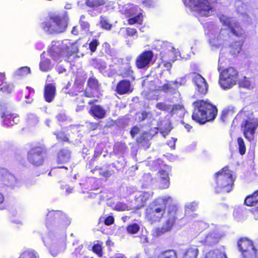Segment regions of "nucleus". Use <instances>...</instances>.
I'll list each match as a JSON object with an SVG mask.
<instances>
[{"mask_svg": "<svg viewBox=\"0 0 258 258\" xmlns=\"http://www.w3.org/2000/svg\"><path fill=\"white\" fill-rule=\"evenodd\" d=\"M172 202L170 197H159L150 203L145 210L146 219L151 223H154L161 221L167 208L166 219L161 227L155 230L156 236H161L170 231L178 218L179 208Z\"/></svg>", "mask_w": 258, "mask_h": 258, "instance_id": "f257e3e1", "label": "nucleus"}, {"mask_svg": "<svg viewBox=\"0 0 258 258\" xmlns=\"http://www.w3.org/2000/svg\"><path fill=\"white\" fill-rule=\"evenodd\" d=\"M192 105L191 118L200 124L212 121L217 116V107L208 99H197L192 103Z\"/></svg>", "mask_w": 258, "mask_h": 258, "instance_id": "f03ea898", "label": "nucleus"}, {"mask_svg": "<svg viewBox=\"0 0 258 258\" xmlns=\"http://www.w3.org/2000/svg\"><path fill=\"white\" fill-rule=\"evenodd\" d=\"M69 18L67 12L49 15L41 23L42 29L46 33L53 34L62 33L66 30Z\"/></svg>", "mask_w": 258, "mask_h": 258, "instance_id": "7ed1b4c3", "label": "nucleus"}, {"mask_svg": "<svg viewBox=\"0 0 258 258\" xmlns=\"http://www.w3.org/2000/svg\"><path fill=\"white\" fill-rule=\"evenodd\" d=\"M216 186L215 190L217 193L220 192H229L234 185V179L232 171L228 166H225L214 174Z\"/></svg>", "mask_w": 258, "mask_h": 258, "instance_id": "20e7f679", "label": "nucleus"}, {"mask_svg": "<svg viewBox=\"0 0 258 258\" xmlns=\"http://www.w3.org/2000/svg\"><path fill=\"white\" fill-rule=\"evenodd\" d=\"M47 155V149L44 145L35 146L27 152V160L34 166H41L44 163Z\"/></svg>", "mask_w": 258, "mask_h": 258, "instance_id": "39448f33", "label": "nucleus"}, {"mask_svg": "<svg viewBox=\"0 0 258 258\" xmlns=\"http://www.w3.org/2000/svg\"><path fill=\"white\" fill-rule=\"evenodd\" d=\"M238 78V72L234 67H229L223 70L220 74L219 83L224 89H229L236 84Z\"/></svg>", "mask_w": 258, "mask_h": 258, "instance_id": "423d86ee", "label": "nucleus"}, {"mask_svg": "<svg viewBox=\"0 0 258 258\" xmlns=\"http://www.w3.org/2000/svg\"><path fill=\"white\" fill-rule=\"evenodd\" d=\"M143 181L145 185H150L156 182L160 189H166L169 187L170 178L168 172L165 170L161 169L158 173V177L156 179L153 178L150 173L144 174L143 176Z\"/></svg>", "mask_w": 258, "mask_h": 258, "instance_id": "0eeeda50", "label": "nucleus"}, {"mask_svg": "<svg viewBox=\"0 0 258 258\" xmlns=\"http://www.w3.org/2000/svg\"><path fill=\"white\" fill-rule=\"evenodd\" d=\"M186 7L197 12L200 16L208 17L211 15L212 7L208 0H182Z\"/></svg>", "mask_w": 258, "mask_h": 258, "instance_id": "6e6552de", "label": "nucleus"}, {"mask_svg": "<svg viewBox=\"0 0 258 258\" xmlns=\"http://www.w3.org/2000/svg\"><path fill=\"white\" fill-rule=\"evenodd\" d=\"M238 250L242 258H258L257 251L253 241L247 237H241L237 242Z\"/></svg>", "mask_w": 258, "mask_h": 258, "instance_id": "1a4fd4ad", "label": "nucleus"}, {"mask_svg": "<svg viewBox=\"0 0 258 258\" xmlns=\"http://www.w3.org/2000/svg\"><path fill=\"white\" fill-rule=\"evenodd\" d=\"M220 21L223 25L227 26L230 32L237 37H244L245 31L240 23L237 21H232L224 15L219 17Z\"/></svg>", "mask_w": 258, "mask_h": 258, "instance_id": "9d476101", "label": "nucleus"}, {"mask_svg": "<svg viewBox=\"0 0 258 258\" xmlns=\"http://www.w3.org/2000/svg\"><path fill=\"white\" fill-rule=\"evenodd\" d=\"M100 84L94 76L90 77L87 82V88L84 90V96L88 98L98 97Z\"/></svg>", "mask_w": 258, "mask_h": 258, "instance_id": "9b49d317", "label": "nucleus"}, {"mask_svg": "<svg viewBox=\"0 0 258 258\" xmlns=\"http://www.w3.org/2000/svg\"><path fill=\"white\" fill-rule=\"evenodd\" d=\"M192 81L196 86V89L200 97L205 96L208 91L209 85L205 79L200 74L192 73Z\"/></svg>", "mask_w": 258, "mask_h": 258, "instance_id": "f8f14e48", "label": "nucleus"}, {"mask_svg": "<svg viewBox=\"0 0 258 258\" xmlns=\"http://www.w3.org/2000/svg\"><path fill=\"white\" fill-rule=\"evenodd\" d=\"M154 53L151 50H144L136 58L135 64L139 69L148 67L153 58Z\"/></svg>", "mask_w": 258, "mask_h": 258, "instance_id": "ddd939ff", "label": "nucleus"}, {"mask_svg": "<svg viewBox=\"0 0 258 258\" xmlns=\"http://www.w3.org/2000/svg\"><path fill=\"white\" fill-rule=\"evenodd\" d=\"M46 221L48 223L56 221L64 226H68L71 223L67 215L60 211L49 212L46 215Z\"/></svg>", "mask_w": 258, "mask_h": 258, "instance_id": "4468645a", "label": "nucleus"}, {"mask_svg": "<svg viewBox=\"0 0 258 258\" xmlns=\"http://www.w3.org/2000/svg\"><path fill=\"white\" fill-rule=\"evenodd\" d=\"M78 52V48L76 43L69 42L68 45H66L61 48L57 53V55L53 54L51 52L50 55L53 59H56L57 57L64 56L69 58L71 56Z\"/></svg>", "mask_w": 258, "mask_h": 258, "instance_id": "2eb2a0df", "label": "nucleus"}, {"mask_svg": "<svg viewBox=\"0 0 258 258\" xmlns=\"http://www.w3.org/2000/svg\"><path fill=\"white\" fill-rule=\"evenodd\" d=\"M257 126V124L250 119L244 120L241 124V127L243 128L245 138L251 141L253 139Z\"/></svg>", "mask_w": 258, "mask_h": 258, "instance_id": "dca6fc26", "label": "nucleus"}, {"mask_svg": "<svg viewBox=\"0 0 258 258\" xmlns=\"http://www.w3.org/2000/svg\"><path fill=\"white\" fill-rule=\"evenodd\" d=\"M133 90L131 82L126 79L120 80L115 88L116 93L120 95L129 94L132 93Z\"/></svg>", "mask_w": 258, "mask_h": 258, "instance_id": "f3484780", "label": "nucleus"}, {"mask_svg": "<svg viewBox=\"0 0 258 258\" xmlns=\"http://www.w3.org/2000/svg\"><path fill=\"white\" fill-rule=\"evenodd\" d=\"M1 117L3 119V124L7 126H13L17 124L19 121L18 114L9 110H6L3 112Z\"/></svg>", "mask_w": 258, "mask_h": 258, "instance_id": "a211bd4d", "label": "nucleus"}, {"mask_svg": "<svg viewBox=\"0 0 258 258\" xmlns=\"http://www.w3.org/2000/svg\"><path fill=\"white\" fill-rule=\"evenodd\" d=\"M154 195L153 191H143L136 196L135 198V201L136 203V208L138 209L142 208L146 205L147 202L150 200Z\"/></svg>", "mask_w": 258, "mask_h": 258, "instance_id": "6ab92c4d", "label": "nucleus"}, {"mask_svg": "<svg viewBox=\"0 0 258 258\" xmlns=\"http://www.w3.org/2000/svg\"><path fill=\"white\" fill-rule=\"evenodd\" d=\"M88 112L95 119H102L106 114V110L100 105H92Z\"/></svg>", "mask_w": 258, "mask_h": 258, "instance_id": "aec40b11", "label": "nucleus"}, {"mask_svg": "<svg viewBox=\"0 0 258 258\" xmlns=\"http://www.w3.org/2000/svg\"><path fill=\"white\" fill-rule=\"evenodd\" d=\"M56 94V89L52 84H46L44 86V97L45 100L48 103L51 102L54 98Z\"/></svg>", "mask_w": 258, "mask_h": 258, "instance_id": "412c9836", "label": "nucleus"}, {"mask_svg": "<svg viewBox=\"0 0 258 258\" xmlns=\"http://www.w3.org/2000/svg\"><path fill=\"white\" fill-rule=\"evenodd\" d=\"M71 158V151L67 148L59 150L57 153L56 162L58 164L65 163L69 161Z\"/></svg>", "mask_w": 258, "mask_h": 258, "instance_id": "4be33fe9", "label": "nucleus"}, {"mask_svg": "<svg viewBox=\"0 0 258 258\" xmlns=\"http://www.w3.org/2000/svg\"><path fill=\"white\" fill-rule=\"evenodd\" d=\"M243 41L237 40L232 42L228 47L229 54L233 57L237 56L241 51Z\"/></svg>", "mask_w": 258, "mask_h": 258, "instance_id": "5701e85b", "label": "nucleus"}, {"mask_svg": "<svg viewBox=\"0 0 258 258\" xmlns=\"http://www.w3.org/2000/svg\"><path fill=\"white\" fill-rule=\"evenodd\" d=\"M199 250L196 245L186 248L182 254L181 258H198Z\"/></svg>", "mask_w": 258, "mask_h": 258, "instance_id": "b1692460", "label": "nucleus"}, {"mask_svg": "<svg viewBox=\"0 0 258 258\" xmlns=\"http://www.w3.org/2000/svg\"><path fill=\"white\" fill-rule=\"evenodd\" d=\"M220 236L214 232L208 233L205 237L204 242L208 245H213L218 243L220 241Z\"/></svg>", "mask_w": 258, "mask_h": 258, "instance_id": "393cba45", "label": "nucleus"}, {"mask_svg": "<svg viewBox=\"0 0 258 258\" xmlns=\"http://www.w3.org/2000/svg\"><path fill=\"white\" fill-rule=\"evenodd\" d=\"M244 204L247 206H254L258 204V190L246 197Z\"/></svg>", "mask_w": 258, "mask_h": 258, "instance_id": "a878e982", "label": "nucleus"}, {"mask_svg": "<svg viewBox=\"0 0 258 258\" xmlns=\"http://www.w3.org/2000/svg\"><path fill=\"white\" fill-rule=\"evenodd\" d=\"M155 258H178L176 250L168 249L159 252Z\"/></svg>", "mask_w": 258, "mask_h": 258, "instance_id": "bb28decb", "label": "nucleus"}, {"mask_svg": "<svg viewBox=\"0 0 258 258\" xmlns=\"http://www.w3.org/2000/svg\"><path fill=\"white\" fill-rule=\"evenodd\" d=\"M81 31L87 33L90 30V24L88 18L85 15H82L79 21Z\"/></svg>", "mask_w": 258, "mask_h": 258, "instance_id": "cd10ccee", "label": "nucleus"}, {"mask_svg": "<svg viewBox=\"0 0 258 258\" xmlns=\"http://www.w3.org/2000/svg\"><path fill=\"white\" fill-rule=\"evenodd\" d=\"M205 258H227V257L224 251L215 249L209 251L206 254Z\"/></svg>", "mask_w": 258, "mask_h": 258, "instance_id": "c85d7f7f", "label": "nucleus"}, {"mask_svg": "<svg viewBox=\"0 0 258 258\" xmlns=\"http://www.w3.org/2000/svg\"><path fill=\"white\" fill-rule=\"evenodd\" d=\"M18 258H39V256L35 250L27 248L21 252Z\"/></svg>", "mask_w": 258, "mask_h": 258, "instance_id": "c756f323", "label": "nucleus"}, {"mask_svg": "<svg viewBox=\"0 0 258 258\" xmlns=\"http://www.w3.org/2000/svg\"><path fill=\"white\" fill-rule=\"evenodd\" d=\"M128 148L125 143L119 142L113 147V152L115 154L123 155L127 151Z\"/></svg>", "mask_w": 258, "mask_h": 258, "instance_id": "7c9ffc66", "label": "nucleus"}, {"mask_svg": "<svg viewBox=\"0 0 258 258\" xmlns=\"http://www.w3.org/2000/svg\"><path fill=\"white\" fill-rule=\"evenodd\" d=\"M96 242V243L92 246V250L98 257H101L103 256V242L100 240H97Z\"/></svg>", "mask_w": 258, "mask_h": 258, "instance_id": "2f4dec72", "label": "nucleus"}, {"mask_svg": "<svg viewBox=\"0 0 258 258\" xmlns=\"http://www.w3.org/2000/svg\"><path fill=\"white\" fill-rule=\"evenodd\" d=\"M150 138V134L144 132L137 138L136 142L138 145H144L148 142Z\"/></svg>", "mask_w": 258, "mask_h": 258, "instance_id": "473e14b6", "label": "nucleus"}, {"mask_svg": "<svg viewBox=\"0 0 258 258\" xmlns=\"http://www.w3.org/2000/svg\"><path fill=\"white\" fill-rule=\"evenodd\" d=\"M107 0H86L85 4L91 8H95L105 4Z\"/></svg>", "mask_w": 258, "mask_h": 258, "instance_id": "72a5a7b5", "label": "nucleus"}, {"mask_svg": "<svg viewBox=\"0 0 258 258\" xmlns=\"http://www.w3.org/2000/svg\"><path fill=\"white\" fill-rule=\"evenodd\" d=\"M99 25L101 28L109 31L111 29L112 25L109 23L108 20L104 16L100 17Z\"/></svg>", "mask_w": 258, "mask_h": 258, "instance_id": "f704fd0d", "label": "nucleus"}, {"mask_svg": "<svg viewBox=\"0 0 258 258\" xmlns=\"http://www.w3.org/2000/svg\"><path fill=\"white\" fill-rule=\"evenodd\" d=\"M92 66L100 72L104 71L107 68L105 62L96 58L92 60Z\"/></svg>", "mask_w": 258, "mask_h": 258, "instance_id": "c9c22d12", "label": "nucleus"}, {"mask_svg": "<svg viewBox=\"0 0 258 258\" xmlns=\"http://www.w3.org/2000/svg\"><path fill=\"white\" fill-rule=\"evenodd\" d=\"M73 89H74L73 91L70 90L66 92L65 93L72 96H76L78 94V93H81L83 91V85L78 84L76 82V81H75L73 86Z\"/></svg>", "mask_w": 258, "mask_h": 258, "instance_id": "e433bc0d", "label": "nucleus"}, {"mask_svg": "<svg viewBox=\"0 0 258 258\" xmlns=\"http://www.w3.org/2000/svg\"><path fill=\"white\" fill-rule=\"evenodd\" d=\"M53 135L56 136V139L59 142H70L67 135L63 131H56L53 133Z\"/></svg>", "mask_w": 258, "mask_h": 258, "instance_id": "4c0bfd02", "label": "nucleus"}, {"mask_svg": "<svg viewBox=\"0 0 258 258\" xmlns=\"http://www.w3.org/2000/svg\"><path fill=\"white\" fill-rule=\"evenodd\" d=\"M1 180L4 184L8 186L13 183L15 180V177L13 175L7 173L2 175Z\"/></svg>", "mask_w": 258, "mask_h": 258, "instance_id": "58836bf2", "label": "nucleus"}, {"mask_svg": "<svg viewBox=\"0 0 258 258\" xmlns=\"http://www.w3.org/2000/svg\"><path fill=\"white\" fill-rule=\"evenodd\" d=\"M143 21V16L141 13L135 16L134 17L129 18L127 20V23L130 25L135 24H142Z\"/></svg>", "mask_w": 258, "mask_h": 258, "instance_id": "ea45409f", "label": "nucleus"}, {"mask_svg": "<svg viewBox=\"0 0 258 258\" xmlns=\"http://www.w3.org/2000/svg\"><path fill=\"white\" fill-rule=\"evenodd\" d=\"M63 169L64 171L66 172L68 170V168L64 166L55 167L51 169L48 174L50 176L58 174V176H61L63 174V173L61 171V169Z\"/></svg>", "mask_w": 258, "mask_h": 258, "instance_id": "a19ab883", "label": "nucleus"}, {"mask_svg": "<svg viewBox=\"0 0 258 258\" xmlns=\"http://www.w3.org/2000/svg\"><path fill=\"white\" fill-rule=\"evenodd\" d=\"M134 71L130 65L125 67L123 71L120 73L119 76L122 78H133Z\"/></svg>", "mask_w": 258, "mask_h": 258, "instance_id": "79ce46f5", "label": "nucleus"}, {"mask_svg": "<svg viewBox=\"0 0 258 258\" xmlns=\"http://www.w3.org/2000/svg\"><path fill=\"white\" fill-rule=\"evenodd\" d=\"M1 86L0 92L3 95L10 94L14 89L13 85L10 84L5 83Z\"/></svg>", "mask_w": 258, "mask_h": 258, "instance_id": "37998d69", "label": "nucleus"}, {"mask_svg": "<svg viewBox=\"0 0 258 258\" xmlns=\"http://www.w3.org/2000/svg\"><path fill=\"white\" fill-rule=\"evenodd\" d=\"M140 226L137 223H132L126 226V230L128 234H134L140 230Z\"/></svg>", "mask_w": 258, "mask_h": 258, "instance_id": "c03bdc74", "label": "nucleus"}, {"mask_svg": "<svg viewBox=\"0 0 258 258\" xmlns=\"http://www.w3.org/2000/svg\"><path fill=\"white\" fill-rule=\"evenodd\" d=\"M239 152L240 155H243L246 152V147L243 139L241 137L237 138Z\"/></svg>", "mask_w": 258, "mask_h": 258, "instance_id": "a18cd8bd", "label": "nucleus"}, {"mask_svg": "<svg viewBox=\"0 0 258 258\" xmlns=\"http://www.w3.org/2000/svg\"><path fill=\"white\" fill-rule=\"evenodd\" d=\"M40 69L43 72H47L48 71L50 68V61L49 60H44L40 61Z\"/></svg>", "mask_w": 258, "mask_h": 258, "instance_id": "49530a36", "label": "nucleus"}, {"mask_svg": "<svg viewBox=\"0 0 258 258\" xmlns=\"http://www.w3.org/2000/svg\"><path fill=\"white\" fill-rule=\"evenodd\" d=\"M30 73V69L28 67H23L19 68L17 73L19 76H25L29 74Z\"/></svg>", "mask_w": 258, "mask_h": 258, "instance_id": "de8ad7c7", "label": "nucleus"}, {"mask_svg": "<svg viewBox=\"0 0 258 258\" xmlns=\"http://www.w3.org/2000/svg\"><path fill=\"white\" fill-rule=\"evenodd\" d=\"M239 86L241 87L249 88L251 86V83L249 79L244 77L243 79L239 82Z\"/></svg>", "mask_w": 258, "mask_h": 258, "instance_id": "09e8293b", "label": "nucleus"}, {"mask_svg": "<svg viewBox=\"0 0 258 258\" xmlns=\"http://www.w3.org/2000/svg\"><path fill=\"white\" fill-rule=\"evenodd\" d=\"M99 45L98 40L96 39H93L89 44V48L92 52H94L96 50L97 47Z\"/></svg>", "mask_w": 258, "mask_h": 258, "instance_id": "8fccbe9b", "label": "nucleus"}, {"mask_svg": "<svg viewBox=\"0 0 258 258\" xmlns=\"http://www.w3.org/2000/svg\"><path fill=\"white\" fill-rule=\"evenodd\" d=\"M156 107L159 110L168 111L170 106L169 104H166L163 102H158L156 104Z\"/></svg>", "mask_w": 258, "mask_h": 258, "instance_id": "3c124183", "label": "nucleus"}, {"mask_svg": "<svg viewBox=\"0 0 258 258\" xmlns=\"http://www.w3.org/2000/svg\"><path fill=\"white\" fill-rule=\"evenodd\" d=\"M140 128L137 126L135 125L133 126L130 131V134L131 137L134 138L139 133Z\"/></svg>", "mask_w": 258, "mask_h": 258, "instance_id": "603ef678", "label": "nucleus"}, {"mask_svg": "<svg viewBox=\"0 0 258 258\" xmlns=\"http://www.w3.org/2000/svg\"><path fill=\"white\" fill-rule=\"evenodd\" d=\"M114 222V219L113 216H108L104 219V224L105 225L109 226Z\"/></svg>", "mask_w": 258, "mask_h": 258, "instance_id": "864d4df0", "label": "nucleus"}, {"mask_svg": "<svg viewBox=\"0 0 258 258\" xmlns=\"http://www.w3.org/2000/svg\"><path fill=\"white\" fill-rule=\"evenodd\" d=\"M170 107H169V111L172 113H175V112L177 110H180L182 108L181 105L179 104H174V105H170L169 104Z\"/></svg>", "mask_w": 258, "mask_h": 258, "instance_id": "5fc2aeb1", "label": "nucleus"}, {"mask_svg": "<svg viewBox=\"0 0 258 258\" xmlns=\"http://www.w3.org/2000/svg\"><path fill=\"white\" fill-rule=\"evenodd\" d=\"M126 35L128 36H134L137 34V31L135 28H127L126 29Z\"/></svg>", "mask_w": 258, "mask_h": 258, "instance_id": "6e6d98bb", "label": "nucleus"}, {"mask_svg": "<svg viewBox=\"0 0 258 258\" xmlns=\"http://www.w3.org/2000/svg\"><path fill=\"white\" fill-rule=\"evenodd\" d=\"M173 90V88L170 83L164 84L161 86V90L164 92H167Z\"/></svg>", "mask_w": 258, "mask_h": 258, "instance_id": "4d7b16f0", "label": "nucleus"}, {"mask_svg": "<svg viewBox=\"0 0 258 258\" xmlns=\"http://www.w3.org/2000/svg\"><path fill=\"white\" fill-rule=\"evenodd\" d=\"M160 64L163 65V66L164 68H166L168 71H170L172 67V64L170 62L165 61L163 60L162 58H161Z\"/></svg>", "mask_w": 258, "mask_h": 258, "instance_id": "13d9d810", "label": "nucleus"}, {"mask_svg": "<svg viewBox=\"0 0 258 258\" xmlns=\"http://www.w3.org/2000/svg\"><path fill=\"white\" fill-rule=\"evenodd\" d=\"M229 112L228 110L223 111L221 115V120L223 122H226L228 120Z\"/></svg>", "mask_w": 258, "mask_h": 258, "instance_id": "bf43d9fd", "label": "nucleus"}, {"mask_svg": "<svg viewBox=\"0 0 258 258\" xmlns=\"http://www.w3.org/2000/svg\"><path fill=\"white\" fill-rule=\"evenodd\" d=\"M149 112L146 111H143L141 113V116L139 117V119L140 121H142L147 119L149 115Z\"/></svg>", "mask_w": 258, "mask_h": 258, "instance_id": "052dcab7", "label": "nucleus"}, {"mask_svg": "<svg viewBox=\"0 0 258 258\" xmlns=\"http://www.w3.org/2000/svg\"><path fill=\"white\" fill-rule=\"evenodd\" d=\"M99 175L104 177L107 178L111 175V172L110 171L108 170L105 171H102V170L99 172Z\"/></svg>", "mask_w": 258, "mask_h": 258, "instance_id": "680f3d73", "label": "nucleus"}, {"mask_svg": "<svg viewBox=\"0 0 258 258\" xmlns=\"http://www.w3.org/2000/svg\"><path fill=\"white\" fill-rule=\"evenodd\" d=\"M156 0H142V3L147 7H151Z\"/></svg>", "mask_w": 258, "mask_h": 258, "instance_id": "e2e57ef3", "label": "nucleus"}, {"mask_svg": "<svg viewBox=\"0 0 258 258\" xmlns=\"http://www.w3.org/2000/svg\"><path fill=\"white\" fill-rule=\"evenodd\" d=\"M5 80V75L3 73H0V86H2L4 84Z\"/></svg>", "mask_w": 258, "mask_h": 258, "instance_id": "0e129e2a", "label": "nucleus"}, {"mask_svg": "<svg viewBox=\"0 0 258 258\" xmlns=\"http://www.w3.org/2000/svg\"><path fill=\"white\" fill-rule=\"evenodd\" d=\"M252 213L253 215V216H254V218H255V219L257 220L258 219V207L253 209L252 211Z\"/></svg>", "mask_w": 258, "mask_h": 258, "instance_id": "69168bd1", "label": "nucleus"}, {"mask_svg": "<svg viewBox=\"0 0 258 258\" xmlns=\"http://www.w3.org/2000/svg\"><path fill=\"white\" fill-rule=\"evenodd\" d=\"M56 117H57L58 120L60 121H63L66 119V116L63 114H58Z\"/></svg>", "mask_w": 258, "mask_h": 258, "instance_id": "338daca9", "label": "nucleus"}, {"mask_svg": "<svg viewBox=\"0 0 258 258\" xmlns=\"http://www.w3.org/2000/svg\"><path fill=\"white\" fill-rule=\"evenodd\" d=\"M113 258H127L124 254L116 253Z\"/></svg>", "mask_w": 258, "mask_h": 258, "instance_id": "774afa93", "label": "nucleus"}]
</instances>
